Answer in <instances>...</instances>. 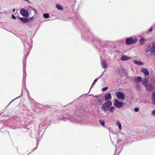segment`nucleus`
<instances>
[{
    "label": "nucleus",
    "instance_id": "c85d7f7f",
    "mask_svg": "<svg viewBox=\"0 0 155 155\" xmlns=\"http://www.w3.org/2000/svg\"><path fill=\"white\" fill-rule=\"evenodd\" d=\"M12 18L13 19H15L16 18L14 15H12Z\"/></svg>",
    "mask_w": 155,
    "mask_h": 155
},
{
    "label": "nucleus",
    "instance_id": "4468645a",
    "mask_svg": "<svg viewBox=\"0 0 155 155\" xmlns=\"http://www.w3.org/2000/svg\"><path fill=\"white\" fill-rule=\"evenodd\" d=\"M146 41V39L143 38H141L139 40L140 45H141L143 44Z\"/></svg>",
    "mask_w": 155,
    "mask_h": 155
},
{
    "label": "nucleus",
    "instance_id": "5701e85b",
    "mask_svg": "<svg viewBox=\"0 0 155 155\" xmlns=\"http://www.w3.org/2000/svg\"><path fill=\"white\" fill-rule=\"evenodd\" d=\"M98 80V78H96L94 80V81L91 86V87H92L95 84V83H96V81H97Z\"/></svg>",
    "mask_w": 155,
    "mask_h": 155
},
{
    "label": "nucleus",
    "instance_id": "f704fd0d",
    "mask_svg": "<svg viewBox=\"0 0 155 155\" xmlns=\"http://www.w3.org/2000/svg\"><path fill=\"white\" fill-rule=\"evenodd\" d=\"M154 82L155 83V81H154Z\"/></svg>",
    "mask_w": 155,
    "mask_h": 155
},
{
    "label": "nucleus",
    "instance_id": "a878e982",
    "mask_svg": "<svg viewBox=\"0 0 155 155\" xmlns=\"http://www.w3.org/2000/svg\"><path fill=\"white\" fill-rule=\"evenodd\" d=\"M34 17H31V18H28L29 19V22L30 21L32 20H33V19H34Z\"/></svg>",
    "mask_w": 155,
    "mask_h": 155
},
{
    "label": "nucleus",
    "instance_id": "72a5a7b5",
    "mask_svg": "<svg viewBox=\"0 0 155 155\" xmlns=\"http://www.w3.org/2000/svg\"><path fill=\"white\" fill-rule=\"evenodd\" d=\"M135 82H137V81L136 80H135Z\"/></svg>",
    "mask_w": 155,
    "mask_h": 155
},
{
    "label": "nucleus",
    "instance_id": "c756f323",
    "mask_svg": "<svg viewBox=\"0 0 155 155\" xmlns=\"http://www.w3.org/2000/svg\"><path fill=\"white\" fill-rule=\"evenodd\" d=\"M24 1H25L26 2L28 3H30V2L28 0H23Z\"/></svg>",
    "mask_w": 155,
    "mask_h": 155
},
{
    "label": "nucleus",
    "instance_id": "f257e3e1",
    "mask_svg": "<svg viewBox=\"0 0 155 155\" xmlns=\"http://www.w3.org/2000/svg\"><path fill=\"white\" fill-rule=\"evenodd\" d=\"M137 41V39L136 38H133L132 37L127 38L125 40L126 44L127 45H130L131 44L136 43Z\"/></svg>",
    "mask_w": 155,
    "mask_h": 155
},
{
    "label": "nucleus",
    "instance_id": "f03ea898",
    "mask_svg": "<svg viewBox=\"0 0 155 155\" xmlns=\"http://www.w3.org/2000/svg\"><path fill=\"white\" fill-rule=\"evenodd\" d=\"M112 105V103L111 101H107L104 104H103L102 106V108L104 111V112H106L108 110V108Z\"/></svg>",
    "mask_w": 155,
    "mask_h": 155
},
{
    "label": "nucleus",
    "instance_id": "ddd939ff",
    "mask_svg": "<svg viewBox=\"0 0 155 155\" xmlns=\"http://www.w3.org/2000/svg\"><path fill=\"white\" fill-rule=\"evenodd\" d=\"M133 62L135 64L138 65H142L143 63L140 61H137L136 60L133 61Z\"/></svg>",
    "mask_w": 155,
    "mask_h": 155
},
{
    "label": "nucleus",
    "instance_id": "39448f33",
    "mask_svg": "<svg viewBox=\"0 0 155 155\" xmlns=\"http://www.w3.org/2000/svg\"><path fill=\"white\" fill-rule=\"evenodd\" d=\"M20 13L24 17H27L29 14L28 12L25 9H21L20 10Z\"/></svg>",
    "mask_w": 155,
    "mask_h": 155
},
{
    "label": "nucleus",
    "instance_id": "9d476101",
    "mask_svg": "<svg viewBox=\"0 0 155 155\" xmlns=\"http://www.w3.org/2000/svg\"><path fill=\"white\" fill-rule=\"evenodd\" d=\"M20 20L24 23L29 22V19L28 18L20 17Z\"/></svg>",
    "mask_w": 155,
    "mask_h": 155
},
{
    "label": "nucleus",
    "instance_id": "dca6fc26",
    "mask_svg": "<svg viewBox=\"0 0 155 155\" xmlns=\"http://www.w3.org/2000/svg\"><path fill=\"white\" fill-rule=\"evenodd\" d=\"M152 98L153 103L155 105V92H154L153 93Z\"/></svg>",
    "mask_w": 155,
    "mask_h": 155
},
{
    "label": "nucleus",
    "instance_id": "4be33fe9",
    "mask_svg": "<svg viewBox=\"0 0 155 155\" xmlns=\"http://www.w3.org/2000/svg\"><path fill=\"white\" fill-rule=\"evenodd\" d=\"M150 50V47L149 46L148 47L145 49V52L146 53L148 52Z\"/></svg>",
    "mask_w": 155,
    "mask_h": 155
},
{
    "label": "nucleus",
    "instance_id": "6e6552de",
    "mask_svg": "<svg viewBox=\"0 0 155 155\" xmlns=\"http://www.w3.org/2000/svg\"><path fill=\"white\" fill-rule=\"evenodd\" d=\"M131 59V57L126 56L125 55H123L121 58V60L123 61H125L127 60H129Z\"/></svg>",
    "mask_w": 155,
    "mask_h": 155
},
{
    "label": "nucleus",
    "instance_id": "bb28decb",
    "mask_svg": "<svg viewBox=\"0 0 155 155\" xmlns=\"http://www.w3.org/2000/svg\"><path fill=\"white\" fill-rule=\"evenodd\" d=\"M139 110V109L138 108H135L134 109V111H135V112H137Z\"/></svg>",
    "mask_w": 155,
    "mask_h": 155
},
{
    "label": "nucleus",
    "instance_id": "423d86ee",
    "mask_svg": "<svg viewBox=\"0 0 155 155\" xmlns=\"http://www.w3.org/2000/svg\"><path fill=\"white\" fill-rule=\"evenodd\" d=\"M146 89L149 91H151L154 89V87L152 84H148L145 86Z\"/></svg>",
    "mask_w": 155,
    "mask_h": 155
},
{
    "label": "nucleus",
    "instance_id": "a211bd4d",
    "mask_svg": "<svg viewBox=\"0 0 155 155\" xmlns=\"http://www.w3.org/2000/svg\"><path fill=\"white\" fill-rule=\"evenodd\" d=\"M56 7L58 9L60 10H62L63 9V8L62 6L60 5H59L57 4L56 5Z\"/></svg>",
    "mask_w": 155,
    "mask_h": 155
},
{
    "label": "nucleus",
    "instance_id": "20e7f679",
    "mask_svg": "<svg viewBox=\"0 0 155 155\" xmlns=\"http://www.w3.org/2000/svg\"><path fill=\"white\" fill-rule=\"evenodd\" d=\"M124 105V103L119 101L116 99H115L114 105L115 107L118 108H120L123 106Z\"/></svg>",
    "mask_w": 155,
    "mask_h": 155
},
{
    "label": "nucleus",
    "instance_id": "f3484780",
    "mask_svg": "<svg viewBox=\"0 0 155 155\" xmlns=\"http://www.w3.org/2000/svg\"><path fill=\"white\" fill-rule=\"evenodd\" d=\"M117 125H118V128L119 130H121V125L120 124V123L119 121H117V123H116Z\"/></svg>",
    "mask_w": 155,
    "mask_h": 155
},
{
    "label": "nucleus",
    "instance_id": "473e14b6",
    "mask_svg": "<svg viewBox=\"0 0 155 155\" xmlns=\"http://www.w3.org/2000/svg\"><path fill=\"white\" fill-rule=\"evenodd\" d=\"M34 11L35 13L36 14V11L35 9H34Z\"/></svg>",
    "mask_w": 155,
    "mask_h": 155
},
{
    "label": "nucleus",
    "instance_id": "0eeeda50",
    "mask_svg": "<svg viewBox=\"0 0 155 155\" xmlns=\"http://www.w3.org/2000/svg\"><path fill=\"white\" fill-rule=\"evenodd\" d=\"M141 72L144 73L145 76L148 75L149 74V72L148 70L144 68H143L141 69Z\"/></svg>",
    "mask_w": 155,
    "mask_h": 155
},
{
    "label": "nucleus",
    "instance_id": "b1692460",
    "mask_svg": "<svg viewBox=\"0 0 155 155\" xmlns=\"http://www.w3.org/2000/svg\"><path fill=\"white\" fill-rule=\"evenodd\" d=\"M107 87H105L102 88V91H105L107 89Z\"/></svg>",
    "mask_w": 155,
    "mask_h": 155
},
{
    "label": "nucleus",
    "instance_id": "9b49d317",
    "mask_svg": "<svg viewBox=\"0 0 155 155\" xmlns=\"http://www.w3.org/2000/svg\"><path fill=\"white\" fill-rule=\"evenodd\" d=\"M150 52L151 54L155 55V43L152 44V47L150 50Z\"/></svg>",
    "mask_w": 155,
    "mask_h": 155
},
{
    "label": "nucleus",
    "instance_id": "6ab92c4d",
    "mask_svg": "<svg viewBox=\"0 0 155 155\" xmlns=\"http://www.w3.org/2000/svg\"><path fill=\"white\" fill-rule=\"evenodd\" d=\"M43 17L45 18H47L49 17V15L48 13H44L43 14Z\"/></svg>",
    "mask_w": 155,
    "mask_h": 155
},
{
    "label": "nucleus",
    "instance_id": "7c9ffc66",
    "mask_svg": "<svg viewBox=\"0 0 155 155\" xmlns=\"http://www.w3.org/2000/svg\"><path fill=\"white\" fill-rule=\"evenodd\" d=\"M152 30H153V28L152 27L149 29V32H151L152 31Z\"/></svg>",
    "mask_w": 155,
    "mask_h": 155
},
{
    "label": "nucleus",
    "instance_id": "393cba45",
    "mask_svg": "<svg viewBox=\"0 0 155 155\" xmlns=\"http://www.w3.org/2000/svg\"><path fill=\"white\" fill-rule=\"evenodd\" d=\"M137 80L138 81L140 82L142 80V78L141 77H138L137 78Z\"/></svg>",
    "mask_w": 155,
    "mask_h": 155
},
{
    "label": "nucleus",
    "instance_id": "cd10ccee",
    "mask_svg": "<svg viewBox=\"0 0 155 155\" xmlns=\"http://www.w3.org/2000/svg\"><path fill=\"white\" fill-rule=\"evenodd\" d=\"M152 113L154 116H155V109L152 111Z\"/></svg>",
    "mask_w": 155,
    "mask_h": 155
},
{
    "label": "nucleus",
    "instance_id": "f8f14e48",
    "mask_svg": "<svg viewBox=\"0 0 155 155\" xmlns=\"http://www.w3.org/2000/svg\"><path fill=\"white\" fill-rule=\"evenodd\" d=\"M106 100H108L111 99V96L110 93L106 94L105 96Z\"/></svg>",
    "mask_w": 155,
    "mask_h": 155
},
{
    "label": "nucleus",
    "instance_id": "aec40b11",
    "mask_svg": "<svg viewBox=\"0 0 155 155\" xmlns=\"http://www.w3.org/2000/svg\"><path fill=\"white\" fill-rule=\"evenodd\" d=\"M115 109V108L113 107H110L109 111L111 112H113L114 110Z\"/></svg>",
    "mask_w": 155,
    "mask_h": 155
},
{
    "label": "nucleus",
    "instance_id": "412c9836",
    "mask_svg": "<svg viewBox=\"0 0 155 155\" xmlns=\"http://www.w3.org/2000/svg\"><path fill=\"white\" fill-rule=\"evenodd\" d=\"M100 124L103 126L104 125V120H100Z\"/></svg>",
    "mask_w": 155,
    "mask_h": 155
},
{
    "label": "nucleus",
    "instance_id": "2eb2a0df",
    "mask_svg": "<svg viewBox=\"0 0 155 155\" xmlns=\"http://www.w3.org/2000/svg\"><path fill=\"white\" fill-rule=\"evenodd\" d=\"M145 87L148 84V79L147 78H145L142 81Z\"/></svg>",
    "mask_w": 155,
    "mask_h": 155
},
{
    "label": "nucleus",
    "instance_id": "1a4fd4ad",
    "mask_svg": "<svg viewBox=\"0 0 155 155\" xmlns=\"http://www.w3.org/2000/svg\"><path fill=\"white\" fill-rule=\"evenodd\" d=\"M101 64L102 68L104 69H106L107 67V65L106 64V61L105 60H104L101 61Z\"/></svg>",
    "mask_w": 155,
    "mask_h": 155
},
{
    "label": "nucleus",
    "instance_id": "7ed1b4c3",
    "mask_svg": "<svg viewBox=\"0 0 155 155\" xmlns=\"http://www.w3.org/2000/svg\"><path fill=\"white\" fill-rule=\"evenodd\" d=\"M115 94L117 98L118 99H120L122 100H124L125 98V95L123 92H116Z\"/></svg>",
    "mask_w": 155,
    "mask_h": 155
},
{
    "label": "nucleus",
    "instance_id": "2f4dec72",
    "mask_svg": "<svg viewBox=\"0 0 155 155\" xmlns=\"http://www.w3.org/2000/svg\"><path fill=\"white\" fill-rule=\"evenodd\" d=\"M15 9H13L12 10V11L13 12H15Z\"/></svg>",
    "mask_w": 155,
    "mask_h": 155
}]
</instances>
